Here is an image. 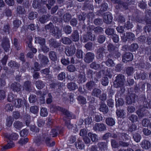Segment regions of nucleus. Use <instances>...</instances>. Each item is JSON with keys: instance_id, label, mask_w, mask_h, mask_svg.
Returning <instances> with one entry per match:
<instances>
[{"instance_id": "nucleus-1", "label": "nucleus", "mask_w": 151, "mask_h": 151, "mask_svg": "<svg viewBox=\"0 0 151 151\" xmlns=\"http://www.w3.org/2000/svg\"><path fill=\"white\" fill-rule=\"evenodd\" d=\"M45 29L52 33L57 38H59L62 35L61 30L59 29L57 27L54 26L52 23H50L46 25L45 26Z\"/></svg>"}, {"instance_id": "nucleus-2", "label": "nucleus", "mask_w": 151, "mask_h": 151, "mask_svg": "<svg viewBox=\"0 0 151 151\" xmlns=\"http://www.w3.org/2000/svg\"><path fill=\"white\" fill-rule=\"evenodd\" d=\"M125 81V77L122 74H119L116 77V79L114 82V87L118 88L122 87L124 85V82Z\"/></svg>"}, {"instance_id": "nucleus-3", "label": "nucleus", "mask_w": 151, "mask_h": 151, "mask_svg": "<svg viewBox=\"0 0 151 151\" xmlns=\"http://www.w3.org/2000/svg\"><path fill=\"white\" fill-rule=\"evenodd\" d=\"M36 142H39L41 143H45L47 144H48L49 141H50V139L48 136V135L45 133H42L38 136L36 139Z\"/></svg>"}, {"instance_id": "nucleus-4", "label": "nucleus", "mask_w": 151, "mask_h": 151, "mask_svg": "<svg viewBox=\"0 0 151 151\" xmlns=\"http://www.w3.org/2000/svg\"><path fill=\"white\" fill-rule=\"evenodd\" d=\"M26 101L25 99L22 100L21 99H15L13 101V104L17 108H20L25 104Z\"/></svg>"}, {"instance_id": "nucleus-5", "label": "nucleus", "mask_w": 151, "mask_h": 151, "mask_svg": "<svg viewBox=\"0 0 151 151\" xmlns=\"http://www.w3.org/2000/svg\"><path fill=\"white\" fill-rule=\"evenodd\" d=\"M106 129L105 125L103 124L96 123L93 127V129L95 131H102Z\"/></svg>"}, {"instance_id": "nucleus-6", "label": "nucleus", "mask_w": 151, "mask_h": 151, "mask_svg": "<svg viewBox=\"0 0 151 151\" xmlns=\"http://www.w3.org/2000/svg\"><path fill=\"white\" fill-rule=\"evenodd\" d=\"M94 55L91 52H88L85 55L84 58V61L87 63H89L91 62L94 59Z\"/></svg>"}, {"instance_id": "nucleus-7", "label": "nucleus", "mask_w": 151, "mask_h": 151, "mask_svg": "<svg viewBox=\"0 0 151 151\" xmlns=\"http://www.w3.org/2000/svg\"><path fill=\"white\" fill-rule=\"evenodd\" d=\"M103 21L105 23L110 24L112 21V17L111 14L109 12H106L103 16Z\"/></svg>"}, {"instance_id": "nucleus-8", "label": "nucleus", "mask_w": 151, "mask_h": 151, "mask_svg": "<svg viewBox=\"0 0 151 151\" xmlns=\"http://www.w3.org/2000/svg\"><path fill=\"white\" fill-rule=\"evenodd\" d=\"M133 59V56L132 53L130 52L126 53L122 58V61L124 63L132 61Z\"/></svg>"}, {"instance_id": "nucleus-9", "label": "nucleus", "mask_w": 151, "mask_h": 151, "mask_svg": "<svg viewBox=\"0 0 151 151\" xmlns=\"http://www.w3.org/2000/svg\"><path fill=\"white\" fill-rule=\"evenodd\" d=\"M4 136L9 140H17L19 137L18 134L15 133H12L11 134L6 133L4 134Z\"/></svg>"}, {"instance_id": "nucleus-10", "label": "nucleus", "mask_w": 151, "mask_h": 151, "mask_svg": "<svg viewBox=\"0 0 151 151\" xmlns=\"http://www.w3.org/2000/svg\"><path fill=\"white\" fill-rule=\"evenodd\" d=\"M38 58L40 61V63L42 66L47 64L49 61L48 59L47 56L42 55L41 54H39Z\"/></svg>"}, {"instance_id": "nucleus-11", "label": "nucleus", "mask_w": 151, "mask_h": 151, "mask_svg": "<svg viewBox=\"0 0 151 151\" xmlns=\"http://www.w3.org/2000/svg\"><path fill=\"white\" fill-rule=\"evenodd\" d=\"M136 96L134 94L131 93L127 97L126 103L128 104H131L135 102Z\"/></svg>"}, {"instance_id": "nucleus-12", "label": "nucleus", "mask_w": 151, "mask_h": 151, "mask_svg": "<svg viewBox=\"0 0 151 151\" xmlns=\"http://www.w3.org/2000/svg\"><path fill=\"white\" fill-rule=\"evenodd\" d=\"M9 41L8 39H4L2 41V46L5 51L7 52L10 47Z\"/></svg>"}, {"instance_id": "nucleus-13", "label": "nucleus", "mask_w": 151, "mask_h": 151, "mask_svg": "<svg viewBox=\"0 0 151 151\" xmlns=\"http://www.w3.org/2000/svg\"><path fill=\"white\" fill-rule=\"evenodd\" d=\"M11 87L13 91L18 92L21 90L22 86L20 84L14 82L11 84Z\"/></svg>"}, {"instance_id": "nucleus-14", "label": "nucleus", "mask_w": 151, "mask_h": 151, "mask_svg": "<svg viewBox=\"0 0 151 151\" xmlns=\"http://www.w3.org/2000/svg\"><path fill=\"white\" fill-rule=\"evenodd\" d=\"M76 51V48L75 46L71 45L68 48L66 54L67 55L71 56L74 54Z\"/></svg>"}, {"instance_id": "nucleus-15", "label": "nucleus", "mask_w": 151, "mask_h": 151, "mask_svg": "<svg viewBox=\"0 0 151 151\" xmlns=\"http://www.w3.org/2000/svg\"><path fill=\"white\" fill-rule=\"evenodd\" d=\"M147 113V111L145 110V108H142L136 111V113L138 115L139 117L140 118L146 116Z\"/></svg>"}, {"instance_id": "nucleus-16", "label": "nucleus", "mask_w": 151, "mask_h": 151, "mask_svg": "<svg viewBox=\"0 0 151 151\" xmlns=\"http://www.w3.org/2000/svg\"><path fill=\"white\" fill-rule=\"evenodd\" d=\"M94 36L92 35V33L90 32H88L87 34L83 36V38L84 40V42H86L88 40H90L91 41H93L94 40Z\"/></svg>"}, {"instance_id": "nucleus-17", "label": "nucleus", "mask_w": 151, "mask_h": 151, "mask_svg": "<svg viewBox=\"0 0 151 151\" xmlns=\"http://www.w3.org/2000/svg\"><path fill=\"white\" fill-rule=\"evenodd\" d=\"M71 39L74 42H76L79 40V35L77 30H74L73 31L71 36Z\"/></svg>"}, {"instance_id": "nucleus-18", "label": "nucleus", "mask_w": 151, "mask_h": 151, "mask_svg": "<svg viewBox=\"0 0 151 151\" xmlns=\"http://www.w3.org/2000/svg\"><path fill=\"white\" fill-rule=\"evenodd\" d=\"M121 56L120 53L118 51L117 49L114 51L113 53H111L108 55L107 57L109 58H117Z\"/></svg>"}, {"instance_id": "nucleus-19", "label": "nucleus", "mask_w": 151, "mask_h": 151, "mask_svg": "<svg viewBox=\"0 0 151 151\" xmlns=\"http://www.w3.org/2000/svg\"><path fill=\"white\" fill-rule=\"evenodd\" d=\"M141 145L142 148L147 149L150 147L151 144L148 141L143 140L141 142Z\"/></svg>"}, {"instance_id": "nucleus-20", "label": "nucleus", "mask_w": 151, "mask_h": 151, "mask_svg": "<svg viewBox=\"0 0 151 151\" xmlns=\"http://www.w3.org/2000/svg\"><path fill=\"white\" fill-rule=\"evenodd\" d=\"M60 128H59V127H58L52 129L50 132V135L52 137H55L58 134V131L59 133H61L62 132L61 130H60Z\"/></svg>"}, {"instance_id": "nucleus-21", "label": "nucleus", "mask_w": 151, "mask_h": 151, "mask_svg": "<svg viewBox=\"0 0 151 151\" xmlns=\"http://www.w3.org/2000/svg\"><path fill=\"white\" fill-rule=\"evenodd\" d=\"M67 87L70 91L74 90L78 88V86L76 84L73 82L68 83L67 84Z\"/></svg>"}, {"instance_id": "nucleus-22", "label": "nucleus", "mask_w": 151, "mask_h": 151, "mask_svg": "<svg viewBox=\"0 0 151 151\" xmlns=\"http://www.w3.org/2000/svg\"><path fill=\"white\" fill-rule=\"evenodd\" d=\"M49 44L50 46L54 48L58 47L60 45V43L57 42L54 39H51L50 40Z\"/></svg>"}, {"instance_id": "nucleus-23", "label": "nucleus", "mask_w": 151, "mask_h": 151, "mask_svg": "<svg viewBox=\"0 0 151 151\" xmlns=\"http://www.w3.org/2000/svg\"><path fill=\"white\" fill-rule=\"evenodd\" d=\"M35 42L36 43L39 44L40 46L45 43V40L44 38L37 37H35Z\"/></svg>"}, {"instance_id": "nucleus-24", "label": "nucleus", "mask_w": 151, "mask_h": 151, "mask_svg": "<svg viewBox=\"0 0 151 151\" xmlns=\"http://www.w3.org/2000/svg\"><path fill=\"white\" fill-rule=\"evenodd\" d=\"M99 109L100 111H102L104 114L106 113L108 111L107 106L106 104H101Z\"/></svg>"}, {"instance_id": "nucleus-25", "label": "nucleus", "mask_w": 151, "mask_h": 151, "mask_svg": "<svg viewBox=\"0 0 151 151\" xmlns=\"http://www.w3.org/2000/svg\"><path fill=\"white\" fill-rule=\"evenodd\" d=\"M96 85L94 82L91 81L88 82L86 84V88L89 90H91L92 88Z\"/></svg>"}, {"instance_id": "nucleus-26", "label": "nucleus", "mask_w": 151, "mask_h": 151, "mask_svg": "<svg viewBox=\"0 0 151 151\" xmlns=\"http://www.w3.org/2000/svg\"><path fill=\"white\" fill-rule=\"evenodd\" d=\"M31 82L27 81L24 83L23 86V88L27 91H29L31 90Z\"/></svg>"}, {"instance_id": "nucleus-27", "label": "nucleus", "mask_w": 151, "mask_h": 151, "mask_svg": "<svg viewBox=\"0 0 151 151\" xmlns=\"http://www.w3.org/2000/svg\"><path fill=\"white\" fill-rule=\"evenodd\" d=\"M101 92V91L100 89L95 88L92 91V94L93 96L98 97Z\"/></svg>"}, {"instance_id": "nucleus-28", "label": "nucleus", "mask_w": 151, "mask_h": 151, "mask_svg": "<svg viewBox=\"0 0 151 151\" xmlns=\"http://www.w3.org/2000/svg\"><path fill=\"white\" fill-rule=\"evenodd\" d=\"M63 111H62L61 112L67 117L72 118H74L76 117L75 115L72 114L69 111L63 108Z\"/></svg>"}, {"instance_id": "nucleus-29", "label": "nucleus", "mask_w": 151, "mask_h": 151, "mask_svg": "<svg viewBox=\"0 0 151 151\" xmlns=\"http://www.w3.org/2000/svg\"><path fill=\"white\" fill-rule=\"evenodd\" d=\"M88 135L93 142H96L98 141L97 136L96 134L89 132L88 134Z\"/></svg>"}, {"instance_id": "nucleus-30", "label": "nucleus", "mask_w": 151, "mask_h": 151, "mask_svg": "<svg viewBox=\"0 0 151 151\" xmlns=\"http://www.w3.org/2000/svg\"><path fill=\"white\" fill-rule=\"evenodd\" d=\"M106 123L108 125L113 126L114 125L115 121L113 118L109 117L106 119Z\"/></svg>"}, {"instance_id": "nucleus-31", "label": "nucleus", "mask_w": 151, "mask_h": 151, "mask_svg": "<svg viewBox=\"0 0 151 151\" xmlns=\"http://www.w3.org/2000/svg\"><path fill=\"white\" fill-rule=\"evenodd\" d=\"M98 146L99 149L101 150H105L107 148V143L105 142H100L98 143Z\"/></svg>"}, {"instance_id": "nucleus-32", "label": "nucleus", "mask_w": 151, "mask_h": 151, "mask_svg": "<svg viewBox=\"0 0 151 151\" xmlns=\"http://www.w3.org/2000/svg\"><path fill=\"white\" fill-rule=\"evenodd\" d=\"M14 146V144L12 141L8 142L7 144L3 147L2 148V150L8 149L12 148Z\"/></svg>"}, {"instance_id": "nucleus-33", "label": "nucleus", "mask_w": 151, "mask_h": 151, "mask_svg": "<svg viewBox=\"0 0 151 151\" xmlns=\"http://www.w3.org/2000/svg\"><path fill=\"white\" fill-rule=\"evenodd\" d=\"M35 84L37 88L39 89H42L45 86V84L41 81H36Z\"/></svg>"}, {"instance_id": "nucleus-34", "label": "nucleus", "mask_w": 151, "mask_h": 151, "mask_svg": "<svg viewBox=\"0 0 151 151\" xmlns=\"http://www.w3.org/2000/svg\"><path fill=\"white\" fill-rule=\"evenodd\" d=\"M147 74L145 72L141 73L140 74L137 75L136 77L137 79L141 78L142 80H144L147 77Z\"/></svg>"}, {"instance_id": "nucleus-35", "label": "nucleus", "mask_w": 151, "mask_h": 151, "mask_svg": "<svg viewBox=\"0 0 151 151\" xmlns=\"http://www.w3.org/2000/svg\"><path fill=\"white\" fill-rule=\"evenodd\" d=\"M50 111L52 112H54L57 111H63V108H62L58 106H53L50 109Z\"/></svg>"}, {"instance_id": "nucleus-36", "label": "nucleus", "mask_w": 151, "mask_h": 151, "mask_svg": "<svg viewBox=\"0 0 151 151\" xmlns=\"http://www.w3.org/2000/svg\"><path fill=\"white\" fill-rule=\"evenodd\" d=\"M14 127L15 128L17 129H19L23 126L22 123L18 121H16L15 122L14 124Z\"/></svg>"}, {"instance_id": "nucleus-37", "label": "nucleus", "mask_w": 151, "mask_h": 151, "mask_svg": "<svg viewBox=\"0 0 151 151\" xmlns=\"http://www.w3.org/2000/svg\"><path fill=\"white\" fill-rule=\"evenodd\" d=\"M138 48V45L137 44H132L129 47V50L131 51H134Z\"/></svg>"}, {"instance_id": "nucleus-38", "label": "nucleus", "mask_w": 151, "mask_h": 151, "mask_svg": "<svg viewBox=\"0 0 151 151\" xmlns=\"http://www.w3.org/2000/svg\"><path fill=\"white\" fill-rule=\"evenodd\" d=\"M38 107L36 106H32L30 108V111L35 114H37L38 112Z\"/></svg>"}, {"instance_id": "nucleus-39", "label": "nucleus", "mask_w": 151, "mask_h": 151, "mask_svg": "<svg viewBox=\"0 0 151 151\" xmlns=\"http://www.w3.org/2000/svg\"><path fill=\"white\" fill-rule=\"evenodd\" d=\"M109 58L105 62L106 65L109 67L114 66L115 64L113 61L111 59Z\"/></svg>"}, {"instance_id": "nucleus-40", "label": "nucleus", "mask_w": 151, "mask_h": 151, "mask_svg": "<svg viewBox=\"0 0 151 151\" xmlns=\"http://www.w3.org/2000/svg\"><path fill=\"white\" fill-rule=\"evenodd\" d=\"M14 119L11 116H9L7 118L6 125L9 127L12 126Z\"/></svg>"}, {"instance_id": "nucleus-41", "label": "nucleus", "mask_w": 151, "mask_h": 151, "mask_svg": "<svg viewBox=\"0 0 151 151\" xmlns=\"http://www.w3.org/2000/svg\"><path fill=\"white\" fill-rule=\"evenodd\" d=\"M133 137L134 140L137 142H139L141 139L140 135L137 133L134 134H133Z\"/></svg>"}, {"instance_id": "nucleus-42", "label": "nucleus", "mask_w": 151, "mask_h": 151, "mask_svg": "<svg viewBox=\"0 0 151 151\" xmlns=\"http://www.w3.org/2000/svg\"><path fill=\"white\" fill-rule=\"evenodd\" d=\"M40 114L42 116H47L48 114L47 109L44 107L42 108L40 110Z\"/></svg>"}, {"instance_id": "nucleus-43", "label": "nucleus", "mask_w": 151, "mask_h": 151, "mask_svg": "<svg viewBox=\"0 0 151 151\" xmlns=\"http://www.w3.org/2000/svg\"><path fill=\"white\" fill-rule=\"evenodd\" d=\"M134 69L132 67H129L127 68L126 69V71L127 74L128 76H131L133 73Z\"/></svg>"}, {"instance_id": "nucleus-44", "label": "nucleus", "mask_w": 151, "mask_h": 151, "mask_svg": "<svg viewBox=\"0 0 151 151\" xmlns=\"http://www.w3.org/2000/svg\"><path fill=\"white\" fill-rule=\"evenodd\" d=\"M49 56L50 58L52 61H55L57 59L55 53L53 51H51L49 53Z\"/></svg>"}, {"instance_id": "nucleus-45", "label": "nucleus", "mask_w": 151, "mask_h": 151, "mask_svg": "<svg viewBox=\"0 0 151 151\" xmlns=\"http://www.w3.org/2000/svg\"><path fill=\"white\" fill-rule=\"evenodd\" d=\"M126 37L129 41H133L134 39L135 35L133 33L128 32L126 33Z\"/></svg>"}, {"instance_id": "nucleus-46", "label": "nucleus", "mask_w": 151, "mask_h": 151, "mask_svg": "<svg viewBox=\"0 0 151 151\" xmlns=\"http://www.w3.org/2000/svg\"><path fill=\"white\" fill-rule=\"evenodd\" d=\"M37 13L36 12H32L29 14V18L30 19H33L37 17Z\"/></svg>"}, {"instance_id": "nucleus-47", "label": "nucleus", "mask_w": 151, "mask_h": 151, "mask_svg": "<svg viewBox=\"0 0 151 151\" xmlns=\"http://www.w3.org/2000/svg\"><path fill=\"white\" fill-rule=\"evenodd\" d=\"M17 11L19 14H24L25 11L24 8L21 6H18L17 7Z\"/></svg>"}, {"instance_id": "nucleus-48", "label": "nucleus", "mask_w": 151, "mask_h": 151, "mask_svg": "<svg viewBox=\"0 0 151 151\" xmlns=\"http://www.w3.org/2000/svg\"><path fill=\"white\" fill-rule=\"evenodd\" d=\"M78 100L80 103L83 104H85L86 102V99L81 96H79L78 97Z\"/></svg>"}, {"instance_id": "nucleus-49", "label": "nucleus", "mask_w": 151, "mask_h": 151, "mask_svg": "<svg viewBox=\"0 0 151 151\" xmlns=\"http://www.w3.org/2000/svg\"><path fill=\"white\" fill-rule=\"evenodd\" d=\"M63 30L65 33L68 34H70L72 31L71 27L68 25L65 27L63 28Z\"/></svg>"}, {"instance_id": "nucleus-50", "label": "nucleus", "mask_w": 151, "mask_h": 151, "mask_svg": "<svg viewBox=\"0 0 151 151\" xmlns=\"http://www.w3.org/2000/svg\"><path fill=\"white\" fill-rule=\"evenodd\" d=\"M116 113L117 116L120 117H123L125 114L124 111L122 109L116 110Z\"/></svg>"}, {"instance_id": "nucleus-51", "label": "nucleus", "mask_w": 151, "mask_h": 151, "mask_svg": "<svg viewBox=\"0 0 151 151\" xmlns=\"http://www.w3.org/2000/svg\"><path fill=\"white\" fill-rule=\"evenodd\" d=\"M10 29V27L9 24L7 23L4 24V27L2 29V30L6 33L7 32L8 34L9 33V30Z\"/></svg>"}, {"instance_id": "nucleus-52", "label": "nucleus", "mask_w": 151, "mask_h": 151, "mask_svg": "<svg viewBox=\"0 0 151 151\" xmlns=\"http://www.w3.org/2000/svg\"><path fill=\"white\" fill-rule=\"evenodd\" d=\"M71 18V15L69 14L66 13L63 16V19L65 22H67L70 21Z\"/></svg>"}, {"instance_id": "nucleus-53", "label": "nucleus", "mask_w": 151, "mask_h": 151, "mask_svg": "<svg viewBox=\"0 0 151 151\" xmlns=\"http://www.w3.org/2000/svg\"><path fill=\"white\" fill-rule=\"evenodd\" d=\"M108 50L110 51L113 52L115 51L116 49H117V47L113 46L112 44L109 43L107 46Z\"/></svg>"}, {"instance_id": "nucleus-54", "label": "nucleus", "mask_w": 151, "mask_h": 151, "mask_svg": "<svg viewBox=\"0 0 151 151\" xmlns=\"http://www.w3.org/2000/svg\"><path fill=\"white\" fill-rule=\"evenodd\" d=\"M111 146L113 148H117L119 146L117 142L114 139H111Z\"/></svg>"}, {"instance_id": "nucleus-55", "label": "nucleus", "mask_w": 151, "mask_h": 151, "mask_svg": "<svg viewBox=\"0 0 151 151\" xmlns=\"http://www.w3.org/2000/svg\"><path fill=\"white\" fill-rule=\"evenodd\" d=\"M56 0H48V3L50 5L48 4H46V5L48 9H50L51 8V6L54 5L55 2Z\"/></svg>"}, {"instance_id": "nucleus-56", "label": "nucleus", "mask_w": 151, "mask_h": 151, "mask_svg": "<svg viewBox=\"0 0 151 151\" xmlns=\"http://www.w3.org/2000/svg\"><path fill=\"white\" fill-rule=\"evenodd\" d=\"M8 65L11 67H18L19 66L18 63L12 61L8 63Z\"/></svg>"}, {"instance_id": "nucleus-57", "label": "nucleus", "mask_w": 151, "mask_h": 151, "mask_svg": "<svg viewBox=\"0 0 151 151\" xmlns=\"http://www.w3.org/2000/svg\"><path fill=\"white\" fill-rule=\"evenodd\" d=\"M41 50L42 51H43L44 52L47 53L48 52L49 50V48L48 47L45 45V44L42 45L40 47Z\"/></svg>"}, {"instance_id": "nucleus-58", "label": "nucleus", "mask_w": 151, "mask_h": 151, "mask_svg": "<svg viewBox=\"0 0 151 151\" xmlns=\"http://www.w3.org/2000/svg\"><path fill=\"white\" fill-rule=\"evenodd\" d=\"M75 145L76 146V147H78L79 149H82L83 147H84V145L82 143V141L79 140L77 143L76 142L75 143Z\"/></svg>"}, {"instance_id": "nucleus-59", "label": "nucleus", "mask_w": 151, "mask_h": 151, "mask_svg": "<svg viewBox=\"0 0 151 151\" xmlns=\"http://www.w3.org/2000/svg\"><path fill=\"white\" fill-rule=\"evenodd\" d=\"M109 83L108 79L107 77L103 78L101 80V83L104 86H106L108 85Z\"/></svg>"}, {"instance_id": "nucleus-60", "label": "nucleus", "mask_w": 151, "mask_h": 151, "mask_svg": "<svg viewBox=\"0 0 151 151\" xmlns=\"http://www.w3.org/2000/svg\"><path fill=\"white\" fill-rule=\"evenodd\" d=\"M85 76L84 75L81 74L79 75L78 78V83H81L83 81L84 82L85 81Z\"/></svg>"}, {"instance_id": "nucleus-61", "label": "nucleus", "mask_w": 151, "mask_h": 151, "mask_svg": "<svg viewBox=\"0 0 151 151\" xmlns=\"http://www.w3.org/2000/svg\"><path fill=\"white\" fill-rule=\"evenodd\" d=\"M21 24V21L19 20H16L13 22V25L14 28H18Z\"/></svg>"}, {"instance_id": "nucleus-62", "label": "nucleus", "mask_w": 151, "mask_h": 151, "mask_svg": "<svg viewBox=\"0 0 151 151\" xmlns=\"http://www.w3.org/2000/svg\"><path fill=\"white\" fill-rule=\"evenodd\" d=\"M138 5L141 8L144 9L146 8L147 4L144 1L142 0L139 3Z\"/></svg>"}, {"instance_id": "nucleus-63", "label": "nucleus", "mask_w": 151, "mask_h": 151, "mask_svg": "<svg viewBox=\"0 0 151 151\" xmlns=\"http://www.w3.org/2000/svg\"><path fill=\"white\" fill-rule=\"evenodd\" d=\"M83 52L81 50H78L76 52V56L78 58H82L83 57Z\"/></svg>"}, {"instance_id": "nucleus-64", "label": "nucleus", "mask_w": 151, "mask_h": 151, "mask_svg": "<svg viewBox=\"0 0 151 151\" xmlns=\"http://www.w3.org/2000/svg\"><path fill=\"white\" fill-rule=\"evenodd\" d=\"M45 123V121L41 119H39L37 121V124L39 127H41L44 126Z\"/></svg>"}]
</instances>
